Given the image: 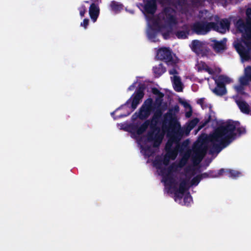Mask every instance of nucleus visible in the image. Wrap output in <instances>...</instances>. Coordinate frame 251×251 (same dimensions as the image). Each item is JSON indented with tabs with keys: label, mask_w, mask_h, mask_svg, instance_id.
<instances>
[{
	"label": "nucleus",
	"mask_w": 251,
	"mask_h": 251,
	"mask_svg": "<svg viewBox=\"0 0 251 251\" xmlns=\"http://www.w3.org/2000/svg\"><path fill=\"white\" fill-rule=\"evenodd\" d=\"M155 104L153 103V100L151 98H148L145 100L141 106L142 108H147L151 110H154Z\"/></svg>",
	"instance_id": "24"
},
{
	"label": "nucleus",
	"mask_w": 251,
	"mask_h": 251,
	"mask_svg": "<svg viewBox=\"0 0 251 251\" xmlns=\"http://www.w3.org/2000/svg\"><path fill=\"white\" fill-rule=\"evenodd\" d=\"M164 15L163 20L169 26H173L177 24V20L175 16L176 10L170 6L164 8L162 12Z\"/></svg>",
	"instance_id": "10"
},
{
	"label": "nucleus",
	"mask_w": 251,
	"mask_h": 251,
	"mask_svg": "<svg viewBox=\"0 0 251 251\" xmlns=\"http://www.w3.org/2000/svg\"><path fill=\"white\" fill-rule=\"evenodd\" d=\"M211 117L210 115H209L208 118L206 119H204L203 121H202L199 126V129H201L203 127H204L211 120Z\"/></svg>",
	"instance_id": "37"
},
{
	"label": "nucleus",
	"mask_w": 251,
	"mask_h": 251,
	"mask_svg": "<svg viewBox=\"0 0 251 251\" xmlns=\"http://www.w3.org/2000/svg\"><path fill=\"white\" fill-rule=\"evenodd\" d=\"M175 110H178L179 107L178 106H175Z\"/></svg>",
	"instance_id": "64"
},
{
	"label": "nucleus",
	"mask_w": 251,
	"mask_h": 251,
	"mask_svg": "<svg viewBox=\"0 0 251 251\" xmlns=\"http://www.w3.org/2000/svg\"><path fill=\"white\" fill-rule=\"evenodd\" d=\"M165 27L164 25L160 24L157 22H154L153 25L150 26L147 30L148 37L151 41L155 42L157 33Z\"/></svg>",
	"instance_id": "11"
},
{
	"label": "nucleus",
	"mask_w": 251,
	"mask_h": 251,
	"mask_svg": "<svg viewBox=\"0 0 251 251\" xmlns=\"http://www.w3.org/2000/svg\"><path fill=\"white\" fill-rule=\"evenodd\" d=\"M204 70L210 75H212L213 73V72L212 70V69L208 66H206V67L205 68H204Z\"/></svg>",
	"instance_id": "58"
},
{
	"label": "nucleus",
	"mask_w": 251,
	"mask_h": 251,
	"mask_svg": "<svg viewBox=\"0 0 251 251\" xmlns=\"http://www.w3.org/2000/svg\"><path fill=\"white\" fill-rule=\"evenodd\" d=\"M162 129L163 131L168 132L169 137L165 145V151L174 149L172 147L173 144L179 142L183 136V132L179 123L170 111L163 116Z\"/></svg>",
	"instance_id": "3"
},
{
	"label": "nucleus",
	"mask_w": 251,
	"mask_h": 251,
	"mask_svg": "<svg viewBox=\"0 0 251 251\" xmlns=\"http://www.w3.org/2000/svg\"><path fill=\"white\" fill-rule=\"evenodd\" d=\"M123 5L118 2L112 1L110 3V7L112 11L116 13L120 12L123 9Z\"/></svg>",
	"instance_id": "25"
},
{
	"label": "nucleus",
	"mask_w": 251,
	"mask_h": 251,
	"mask_svg": "<svg viewBox=\"0 0 251 251\" xmlns=\"http://www.w3.org/2000/svg\"><path fill=\"white\" fill-rule=\"evenodd\" d=\"M176 3L178 6H183L186 4L185 0H176Z\"/></svg>",
	"instance_id": "54"
},
{
	"label": "nucleus",
	"mask_w": 251,
	"mask_h": 251,
	"mask_svg": "<svg viewBox=\"0 0 251 251\" xmlns=\"http://www.w3.org/2000/svg\"><path fill=\"white\" fill-rule=\"evenodd\" d=\"M145 151L146 152H149L151 154L152 153V150L151 148L149 146H147L145 148Z\"/></svg>",
	"instance_id": "62"
},
{
	"label": "nucleus",
	"mask_w": 251,
	"mask_h": 251,
	"mask_svg": "<svg viewBox=\"0 0 251 251\" xmlns=\"http://www.w3.org/2000/svg\"><path fill=\"white\" fill-rule=\"evenodd\" d=\"M163 137V135L162 134H157V136H156V138L153 140V147L156 148L159 146L160 145L162 139Z\"/></svg>",
	"instance_id": "29"
},
{
	"label": "nucleus",
	"mask_w": 251,
	"mask_h": 251,
	"mask_svg": "<svg viewBox=\"0 0 251 251\" xmlns=\"http://www.w3.org/2000/svg\"><path fill=\"white\" fill-rule=\"evenodd\" d=\"M238 121H229L224 125L219 126L215 132L209 135L208 140L210 143V153H219L228 146L236 137V130L239 135L245 134V127L240 126Z\"/></svg>",
	"instance_id": "1"
},
{
	"label": "nucleus",
	"mask_w": 251,
	"mask_h": 251,
	"mask_svg": "<svg viewBox=\"0 0 251 251\" xmlns=\"http://www.w3.org/2000/svg\"><path fill=\"white\" fill-rule=\"evenodd\" d=\"M245 70L247 77L251 81V66H248Z\"/></svg>",
	"instance_id": "47"
},
{
	"label": "nucleus",
	"mask_w": 251,
	"mask_h": 251,
	"mask_svg": "<svg viewBox=\"0 0 251 251\" xmlns=\"http://www.w3.org/2000/svg\"><path fill=\"white\" fill-rule=\"evenodd\" d=\"M170 159H171L169 156H166L165 154L162 160L163 164L165 166H167L169 163Z\"/></svg>",
	"instance_id": "51"
},
{
	"label": "nucleus",
	"mask_w": 251,
	"mask_h": 251,
	"mask_svg": "<svg viewBox=\"0 0 251 251\" xmlns=\"http://www.w3.org/2000/svg\"><path fill=\"white\" fill-rule=\"evenodd\" d=\"M188 157L189 156H183L182 158L179 160L178 164H177L178 167L179 168H182L183 167L187 164Z\"/></svg>",
	"instance_id": "32"
},
{
	"label": "nucleus",
	"mask_w": 251,
	"mask_h": 251,
	"mask_svg": "<svg viewBox=\"0 0 251 251\" xmlns=\"http://www.w3.org/2000/svg\"><path fill=\"white\" fill-rule=\"evenodd\" d=\"M136 82H134L133 84H132L130 86H129L128 88V91H132L134 90V89L135 87V84Z\"/></svg>",
	"instance_id": "61"
},
{
	"label": "nucleus",
	"mask_w": 251,
	"mask_h": 251,
	"mask_svg": "<svg viewBox=\"0 0 251 251\" xmlns=\"http://www.w3.org/2000/svg\"><path fill=\"white\" fill-rule=\"evenodd\" d=\"M201 1V0H193V2L194 3H200Z\"/></svg>",
	"instance_id": "63"
},
{
	"label": "nucleus",
	"mask_w": 251,
	"mask_h": 251,
	"mask_svg": "<svg viewBox=\"0 0 251 251\" xmlns=\"http://www.w3.org/2000/svg\"><path fill=\"white\" fill-rule=\"evenodd\" d=\"M226 171L227 169H225L223 168L220 169L218 173H217V177L223 175L224 174H225V175L226 176Z\"/></svg>",
	"instance_id": "53"
},
{
	"label": "nucleus",
	"mask_w": 251,
	"mask_h": 251,
	"mask_svg": "<svg viewBox=\"0 0 251 251\" xmlns=\"http://www.w3.org/2000/svg\"><path fill=\"white\" fill-rule=\"evenodd\" d=\"M190 48L192 50L198 55H201L202 56H206L209 51L207 44L205 42L198 40H193Z\"/></svg>",
	"instance_id": "9"
},
{
	"label": "nucleus",
	"mask_w": 251,
	"mask_h": 251,
	"mask_svg": "<svg viewBox=\"0 0 251 251\" xmlns=\"http://www.w3.org/2000/svg\"><path fill=\"white\" fill-rule=\"evenodd\" d=\"M189 188L188 180L184 179L181 181L177 190L180 194H184L186 191L189 190Z\"/></svg>",
	"instance_id": "19"
},
{
	"label": "nucleus",
	"mask_w": 251,
	"mask_h": 251,
	"mask_svg": "<svg viewBox=\"0 0 251 251\" xmlns=\"http://www.w3.org/2000/svg\"><path fill=\"white\" fill-rule=\"evenodd\" d=\"M236 103L242 113L246 114H251V110L250 106L245 101L238 100L236 101Z\"/></svg>",
	"instance_id": "16"
},
{
	"label": "nucleus",
	"mask_w": 251,
	"mask_h": 251,
	"mask_svg": "<svg viewBox=\"0 0 251 251\" xmlns=\"http://www.w3.org/2000/svg\"><path fill=\"white\" fill-rule=\"evenodd\" d=\"M196 157L198 159V162H200L203 158V155L200 154L199 152H197L196 153Z\"/></svg>",
	"instance_id": "60"
},
{
	"label": "nucleus",
	"mask_w": 251,
	"mask_h": 251,
	"mask_svg": "<svg viewBox=\"0 0 251 251\" xmlns=\"http://www.w3.org/2000/svg\"><path fill=\"white\" fill-rule=\"evenodd\" d=\"M194 171H195L194 168L191 166H188L185 167L184 169V171L186 173V174H189V173H192V175L193 176H194L195 175V173L194 172Z\"/></svg>",
	"instance_id": "44"
},
{
	"label": "nucleus",
	"mask_w": 251,
	"mask_h": 251,
	"mask_svg": "<svg viewBox=\"0 0 251 251\" xmlns=\"http://www.w3.org/2000/svg\"><path fill=\"white\" fill-rule=\"evenodd\" d=\"M159 3L162 6L170 5L172 4V0H159Z\"/></svg>",
	"instance_id": "50"
},
{
	"label": "nucleus",
	"mask_w": 251,
	"mask_h": 251,
	"mask_svg": "<svg viewBox=\"0 0 251 251\" xmlns=\"http://www.w3.org/2000/svg\"><path fill=\"white\" fill-rule=\"evenodd\" d=\"M159 132L157 130H152L151 131H150L147 134V140L149 142H152L153 140L156 138L157 134H159Z\"/></svg>",
	"instance_id": "27"
},
{
	"label": "nucleus",
	"mask_w": 251,
	"mask_h": 251,
	"mask_svg": "<svg viewBox=\"0 0 251 251\" xmlns=\"http://www.w3.org/2000/svg\"><path fill=\"white\" fill-rule=\"evenodd\" d=\"M200 120L198 118H195L193 119L190 121L187 125L189 126V127L192 129L196 126L199 123Z\"/></svg>",
	"instance_id": "34"
},
{
	"label": "nucleus",
	"mask_w": 251,
	"mask_h": 251,
	"mask_svg": "<svg viewBox=\"0 0 251 251\" xmlns=\"http://www.w3.org/2000/svg\"><path fill=\"white\" fill-rule=\"evenodd\" d=\"M101 3V0H94L89 8V14L92 21L95 23L100 15V9L99 4Z\"/></svg>",
	"instance_id": "12"
},
{
	"label": "nucleus",
	"mask_w": 251,
	"mask_h": 251,
	"mask_svg": "<svg viewBox=\"0 0 251 251\" xmlns=\"http://www.w3.org/2000/svg\"><path fill=\"white\" fill-rule=\"evenodd\" d=\"M169 73L170 75H176L178 74L177 71L175 68H173L169 71Z\"/></svg>",
	"instance_id": "59"
},
{
	"label": "nucleus",
	"mask_w": 251,
	"mask_h": 251,
	"mask_svg": "<svg viewBox=\"0 0 251 251\" xmlns=\"http://www.w3.org/2000/svg\"><path fill=\"white\" fill-rule=\"evenodd\" d=\"M238 51L240 54L246 52L245 48L242 45L240 46V48L238 50Z\"/></svg>",
	"instance_id": "57"
},
{
	"label": "nucleus",
	"mask_w": 251,
	"mask_h": 251,
	"mask_svg": "<svg viewBox=\"0 0 251 251\" xmlns=\"http://www.w3.org/2000/svg\"><path fill=\"white\" fill-rule=\"evenodd\" d=\"M215 22L201 21L195 22L192 25V31L197 35H205L212 27H215Z\"/></svg>",
	"instance_id": "7"
},
{
	"label": "nucleus",
	"mask_w": 251,
	"mask_h": 251,
	"mask_svg": "<svg viewBox=\"0 0 251 251\" xmlns=\"http://www.w3.org/2000/svg\"><path fill=\"white\" fill-rule=\"evenodd\" d=\"M192 201V198L191 196L190 195L189 192L187 193L184 197V202L185 204L190 203V202Z\"/></svg>",
	"instance_id": "41"
},
{
	"label": "nucleus",
	"mask_w": 251,
	"mask_h": 251,
	"mask_svg": "<svg viewBox=\"0 0 251 251\" xmlns=\"http://www.w3.org/2000/svg\"><path fill=\"white\" fill-rule=\"evenodd\" d=\"M144 4H141L143 7L144 11L145 13L150 14L154 15L156 12L157 6L156 0H143Z\"/></svg>",
	"instance_id": "13"
},
{
	"label": "nucleus",
	"mask_w": 251,
	"mask_h": 251,
	"mask_svg": "<svg viewBox=\"0 0 251 251\" xmlns=\"http://www.w3.org/2000/svg\"><path fill=\"white\" fill-rule=\"evenodd\" d=\"M210 177H217V173L214 171H209L207 172Z\"/></svg>",
	"instance_id": "55"
},
{
	"label": "nucleus",
	"mask_w": 251,
	"mask_h": 251,
	"mask_svg": "<svg viewBox=\"0 0 251 251\" xmlns=\"http://www.w3.org/2000/svg\"><path fill=\"white\" fill-rule=\"evenodd\" d=\"M152 111L147 108H142L141 107L139 111L138 117L140 120L147 119L151 115Z\"/></svg>",
	"instance_id": "21"
},
{
	"label": "nucleus",
	"mask_w": 251,
	"mask_h": 251,
	"mask_svg": "<svg viewBox=\"0 0 251 251\" xmlns=\"http://www.w3.org/2000/svg\"><path fill=\"white\" fill-rule=\"evenodd\" d=\"M201 180V178L198 175L194 177L191 181V186H197L200 183Z\"/></svg>",
	"instance_id": "36"
},
{
	"label": "nucleus",
	"mask_w": 251,
	"mask_h": 251,
	"mask_svg": "<svg viewBox=\"0 0 251 251\" xmlns=\"http://www.w3.org/2000/svg\"><path fill=\"white\" fill-rule=\"evenodd\" d=\"M172 52L168 48H161L158 49L157 52L156 57L158 59L164 61L168 65L174 66L176 62L173 59Z\"/></svg>",
	"instance_id": "8"
},
{
	"label": "nucleus",
	"mask_w": 251,
	"mask_h": 251,
	"mask_svg": "<svg viewBox=\"0 0 251 251\" xmlns=\"http://www.w3.org/2000/svg\"><path fill=\"white\" fill-rule=\"evenodd\" d=\"M215 24H216L215 27H212L213 30L224 34L226 30L229 29L230 22L226 18L222 19L219 24L217 23H215Z\"/></svg>",
	"instance_id": "14"
},
{
	"label": "nucleus",
	"mask_w": 251,
	"mask_h": 251,
	"mask_svg": "<svg viewBox=\"0 0 251 251\" xmlns=\"http://www.w3.org/2000/svg\"><path fill=\"white\" fill-rule=\"evenodd\" d=\"M173 83L175 90L177 92H182L183 90L182 83L181 78L179 76L174 75Z\"/></svg>",
	"instance_id": "18"
},
{
	"label": "nucleus",
	"mask_w": 251,
	"mask_h": 251,
	"mask_svg": "<svg viewBox=\"0 0 251 251\" xmlns=\"http://www.w3.org/2000/svg\"><path fill=\"white\" fill-rule=\"evenodd\" d=\"M145 88L146 87L144 84L140 83L136 90L132 95L131 97L124 104L122 105L121 106L117 108L114 111L111 113V115L113 119L114 120H117L128 116L130 114V112H128L126 114H121L117 116H114V114L116 111L120 109L121 107L124 105L128 104L130 101L131 102V112L133 111L137 108L142 99L143 98L145 95L144 90H145Z\"/></svg>",
	"instance_id": "5"
},
{
	"label": "nucleus",
	"mask_w": 251,
	"mask_h": 251,
	"mask_svg": "<svg viewBox=\"0 0 251 251\" xmlns=\"http://www.w3.org/2000/svg\"><path fill=\"white\" fill-rule=\"evenodd\" d=\"M237 26L239 29L245 28L246 36L244 37L247 40L251 41V25H249L245 28L246 25L245 23L241 20H239L237 22ZM247 47L251 49V41L244 42Z\"/></svg>",
	"instance_id": "15"
},
{
	"label": "nucleus",
	"mask_w": 251,
	"mask_h": 251,
	"mask_svg": "<svg viewBox=\"0 0 251 251\" xmlns=\"http://www.w3.org/2000/svg\"><path fill=\"white\" fill-rule=\"evenodd\" d=\"M178 168L177 164L173 163L167 169V173L173 174V172H176Z\"/></svg>",
	"instance_id": "31"
},
{
	"label": "nucleus",
	"mask_w": 251,
	"mask_h": 251,
	"mask_svg": "<svg viewBox=\"0 0 251 251\" xmlns=\"http://www.w3.org/2000/svg\"><path fill=\"white\" fill-rule=\"evenodd\" d=\"M169 29L165 32L162 33V36L164 39H168L170 37V35L172 32L173 26H169Z\"/></svg>",
	"instance_id": "38"
},
{
	"label": "nucleus",
	"mask_w": 251,
	"mask_h": 251,
	"mask_svg": "<svg viewBox=\"0 0 251 251\" xmlns=\"http://www.w3.org/2000/svg\"><path fill=\"white\" fill-rule=\"evenodd\" d=\"M201 177V180L203 178H207V177H210L209 175H208V173L207 172H206V173H202V174H201L200 175H199Z\"/></svg>",
	"instance_id": "56"
},
{
	"label": "nucleus",
	"mask_w": 251,
	"mask_h": 251,
	"mask_svg": "<svg viewBox=\"0 0 251 251\" xmlns=\"http://www.w3.org/2000/svg\"><path fill=\"white\" fill-rule=\"evenodd\" d=\"M181 129L182 130V132H183V134L184 133H185L186 135H188L190 132L191 131V130H192V129L191 128L189 127V126L187 125V126L184 128V129H182L181 128Z\"/></svg>",
	"instance_id": "52"
},
{
	"label": "nucleus",
	"mask_w": 251,
	"mask_h": 251,
	"mask_svg": "<svg viewBox=\"0 0 251 251\" xmlns=\"http://www.w3.org/2000/svg\"><path fill=\"white\" fill-rule=\"evenodd\" d=\"M152 111L147 108H142L141 107L139 111L138 117L140 120L147 119L151 115Z\"/></svg>",
	"instance_id": "20"
},
{
	"label": "nucleus",
	"mask_w": 251,
	"mask_h": 251,
	"mask_svg": "<svg viewBox=\"0 0 251 251\" xmlns=\"http://www.w3.org/2000/svg\"><path fill=\"white\" fill-rule=\"evenodd\" d=\"M164 182L167 184L172 187L173 185L176 186V179L173 176V174H168L166 175V176H164Z\"/></svg>",
	"instance_id": "22"
},
{
	"label": "nucleus",
	"mask_w": 251,
	"mask_h": 251,
	"mask_svg": "<svg viewBox=\"0 0 251 251\" xmlns=\"http://www.w3.org/2000/svg\"><path fill=\"white\" fill-rule=\"evenodd\" d=\"M151 91L154 95H158L161 98L164 96V94L155 87L152 88Z\"/></svg>",
	"instance_id": "43"
},
{
	"label": "nucleus",
	"mask_w": 251,
	"mask_h": 251,
	"mask_svg": "<svg viewBox=\"0 0 251 251\" xmlns=\"http://www.w3.org/2000/svg\"><path fill=\"white\" fill-rule=\"evenodd\" d=\"M213 44L212 45L213 49L216 52H219L226 49V43L223 41L213 40Z\"/></svg>",
	"instance_id": "17"
},
{
	"label": "nucleus",
	"mask_w": 251,
	"mask_h": 251,
	"mask_svg": "<svg viewBox=\"0 0 251 251\" xmlns=\"http://www.w3.org/2000/svg\"><path fill=\"white\" fill-rule=\"evenodd\" d=\"M246 23L248 25H251V8H248L246 10Z\"/></svg>",
	"instance_id": "35"
},
{
	"label": "nucleus",
	"mask_w": 251,
	"mask_h": 251,
	"mask_svg": "<svg viewBox=\"0 0 251 251\" xmlns=\"http://www.w3.org/2000/svg\"><path fill=\"white\" fill-rule=\"evenodd\" d=\"M162 129L163 131L168 132L169 137L165 145V151L174 149L172 147L173 144L179 142L183 136V132L179 123L170 111L163 116Z\"/></svg>",
	"instance_id": "2"
},
{
	"label": "nucleus",
	"mask_w": 251,
	"mask_h": 251,
	"mask_svg": "<svg viewBox=\"0 0 251 251\" xmlns=\"http://www.w3.org/2000/svg\"><path fill=\"white\" fill-rule=\"evenodd\" d=\"M173 188L175 190L174 193L175 197L180 199H182L184 194H180V193L178 191L177 188L176 186H174Z\"/></svg>",
	"instance_id": "45"
},
{
	"label": "nucleus",
	"mask_w": 251,
	"mask_h": 251,
	"mask_svg": "<svg viewBox=\"0 0 251 251\" xmlns=\"http://www.w3.org/2000/svg\"><path fill=\"white\" fill-rule=\"evenodd\" d=\"M78 10L79 11L80 16L82 18L84 17L87 12V7L83 4H81V5L78 7Z\"/></svg>",
	"instance_id": "33"
},
{
	"label": "nucleus",
	"mask_w": 251,
	"mask_h": 251,
	"mask_svg": "<svg viewBox=\"0 0 251 251\" xmlns=\"http://www.w3.org/2000/svg\"><path fill=\"white\" fill-rule=\"evenodd\" d=\"M234 88L238 93H240L242 95H244L245 94V92L244 91V88L243 85H241L235 86Z\"/></svg>",
	"instance_id": "46"
},
{
	"label": "nucleus",
	"mask_w": 251,
	"mask_h": 251,
	"mask_svg": "<svg viewBox=\"0 0 251 251\" xmlns=\"http://www.w3.org/2000/svg\"><path fill=\"white\" fill-rule=\"evenodd\" d=\"M161 104L162 100L159 102H157V106L151 120H146L140 126H132L131 129L135 131L137 134L139 135L142 134L146 131L149 126L151 130L160 131V128L157 126V125L162 117L163 112L167 109L166 104H164L163 105H161Z\"/></svg>",
	"instance_id": "4"
},
{
	"label": "nucleus",
	"mask_w": 251,
	"mask_h": 251,
	"mask_svg": "<svg viewBox=\"0 0 251 251\" xmlns=\"http://www.w3.org/2000/svg\"><path fill=\"white\" fill-rule=\"evenodd\" d=\"M241 175V173L236 170L227 169L226 171V176L232 178H236L237 177H239Z\"/></svg>",
	"instance_id": "26"
},
{
	"label": "nucleus",
	"mask_w": 251,
	"mask_h": 251,
	"mask_svg": "<svg viewBox=\"0 0 251 251\" xmlns=\"http://www.w3.org/2000/svg\"><path fill=\"white\" fill-rule=\"evenodd\" d=\"M176 35L178 39H186L187 38L188 32L184 30H180L177 31Z\"/></svg>",
	"instance_id": "30"
},
{
	"label": "nucleus",
	"mask_w": 251,
	"mask_h": 251,
	"mask_svg": "<svg viewBox=\"0 0 251 251\" xmlns=\"http://www.w3.org/2000/svg\"><path fill=\"white\" fill-rule=\"evenodd\" d=\"M184 105L185 107H189L190 108V110L187 112L186 113H185V116L187 118H190L191 116H192V108H191V105L187 103V102H185L184 103Z\"/></svg>",
	"instance_id": "42"
},
{
	"label": "nucleus",
	"mask_w": 251,
	"mask_h": 251,
	"mask_svg": "<svg viewBox=\"0 0 251 251\" xmlns=\"http://www.w3.org/2000/svg\"><path fill=\"white\" fill-rule=\"evenodd\" d=\"M231 81V78L227 76L219 75L217 79H215L216 86L212 90V92L219 96H223L226 95L227 93L226 84H229Z\"/></svg>",
	"instance_id": "6"
},
{
	"label": "nucleus",
	"mask_w": 251,
	"mask_h": 251,
	"mask_svg": "<svg viewBox=\"0 0 251 251\" xmlns=\"http://www.w3.org/2000/svg\"><path fill=\"white\" fill-rule=\"evenodd\" d=\"M166 156H169L173 160L176 159L178 154L174 149L166 151Z\"/></svg>",
	"instance_id": "28"
},
{
	"label": "nucleus",
	"mask_w": 251,
	"mask_h": 251,
	"mask_svg": "<svg viewBox=\"0 0 251 251\" xmlns=\"http://www.w3.org/2000/svg\"><path fill=\"white\" fill-rule=\"evenodd\" d=\"M249 79L245 77H242L240 79V82L241 85L245 86L248 84Z\"/></svg>",
	"instance_id": "48"
},
{
	"label": "nucleus",
	"mask_w": 251,
	"mask_h": 251,
	"mask_svg": "<svg viewBox=\"0 0 251 251\" xmlns=\"http://www.w3.org/2000/svg\"><path fill=\"white\" fill-rule=\"evenodd\" d=\"M205 98H202L198 100L197 102L200 104L202 109L206 108L207 107V104H204Z\"/></svg>",
	"instance_id": "39"
},
{
	"label": "nucleus",
	"mask_w": 251,
	"mask_h": 251,
	"mask_svg": "<svg viewBox=\"0 0 251 251\" xmlns=\"http://www.w3.org/2000/svg\"><path fill=\"white\" fill-rule=\"evenodd\" d=\"M174 149L175 150V151H176V152L178 153V151H181L183 150L184 149V145L183 144H180L179 143V142H177L176 143V145L175 146V147L174 148Z\"/></svg>",
	"instance_id": "40"
},
{
	"label": "nucleus",
	"mask_w": 251,
	"mask_h": 251,
	"mask_svg": "<svg viewBox=\"0 0 251 251\" xmlns=\"http://www.w3.org/2000/svg\"><path fill=\"white\" fill-rule=\"evenodd\" d=\"M89 20L88 19H84L80 24V26H83L85 29L87 28L89 25Z\"/></svg>",
	"instance_id": "49"
},
{
	"label": "nucleus",
	"mask_w": 251,
	"mask_h": 251,
	"mask_svg": "<svg viewBox=\"0 0 251 251\" xmlns=\"http://www.w3.org/2000/svg\"><path fill=\"white\" fill-rule=\"evenodd\" d=\"M153 73L157 76H161L166 71V69L163 67L162 63L153 67Z\"/></svg>",
	"instance_id": "23"
}]
</instances>
